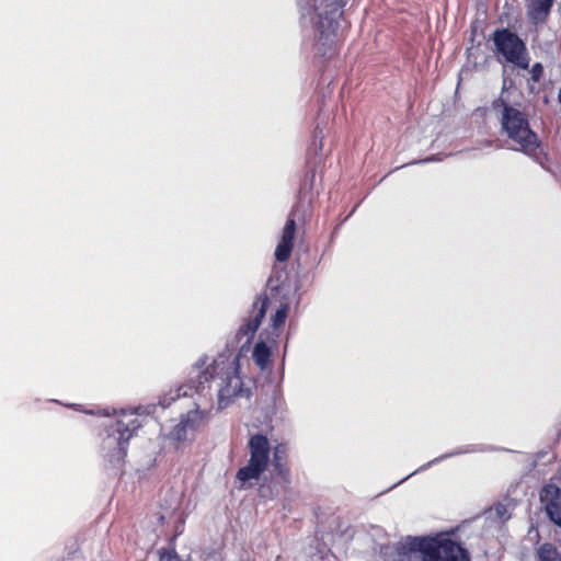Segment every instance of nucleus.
<instances>
[{
  "instance_id": "f257e3e1",
  "label": "nucleus",
  "mask_w": 561,
  "mask_h": 561,
  "mask_svg": "<svg viewBox=\"0 0 561 561\" xmlns=\"http://www.w3.org/2000/svg\"><path fill=\"white\" fill-rule=\"evenodd\" d=\"M239 368V357L236 355L220 354L208 365L205 358H199L192 367L187 381L171 389L158 401V405L165 409L182 397L193 399V408L182 413L176 424L163 431L164 440L176 450L183 449L194 442L213 411L226 409L236 399L250 398L251 390L244 386Z\"/></svg>"
},
{
  "instance_id": "f03ea898",
  "label": "nucleus",
  "mask_w": 561,
  "mask_h": 561,
  "mask_svg": "<svg viewBox=\"0 0 561 561\" xmlns=\"http://www.w3.org/2000/svg\"><path fill=\"white\" fill-rule=\"evenodd\" d=\"M156 409V404H147L139 405L135 409H122L119 411L104 408L84 410L83 412L90 415L114 416V421H111L105 426L101 442V454L111 465L118 466L124 461L127 455L129 439L141 426L137 416L153 414Z\"/></svg>"
},
{
  "instance_id": "7ed1b4c3",
  "label": "nucleus",
  "mask_w": 561,
  "mask_h": 561,
  "mask_svg": "<svg viewBox=\"0 0 561 561\" xmlns=\"http://www.w3.org/2000/svg\"><path fill=\"white\" fill-rule=\"evenodd\" d=\"M385 561H470L467 551L448 536L408 538L381 547Z\"/></svg>"
},
{
  "instance_id": "20e7f679",
  "label": "nucleus",
  "mask_w": 561,
  "mask_h": 561,
  "mask_svg": "<svg viewBox=\"0 0 561 561\" xmlns=\"http://www.w3.org/2000/svg\"><path fill=\"white\" fill-rule=\"evenodd\" d=\"M494 108L500 110L501 131L513 144L512 149L520 151L535 162L545 167L546 154L540 151L541 141L531 129L528 115L518 106L499 99L493 103Z\"/></svg>"
},
{
  "instance_id": "39448f33",
  "label": "nucleus",
  "mask_w": 561,
  "mask_h": 561,
  "mask_svg": "<svg viewBox=\"0 0 561 561\" xmlns=\"http://www.w3.org/2000/svg\"><path fill=\"white\" fill-rule=\"evenodd\" d=\"M250 458L248 463L241 467L236 474L240 488L252 486L267 469L271 462L272 447L268 438L263 434H254L248 442Z\"/></svg>"
},
{
  "instance_id": "423d86ee",
  "label": "nucleus",
  "mask_w": 561,
  "mask_h": 561,
  "mask_svg": "<svg viewBox=\"0 0 561 561\" xmlns=\"http://www.w3.org/2000/svg\"><path fill=\"white\" fill-rule=\"evenodd\" d=\"M493 43L495 51L501 55L506 62L513 64L520 69L529 67V56L525 43L512 31L507 28L496 30L493 33Z\"/></svg>"
},
{
  "instance_id": "0eeeda50",
  "label": "nucleus",
  "mask_w": 561,
  "mask_h": 561,
  "mask_svg": "<svg viewBox=\"0 0 561 561\" xmlns=\"http://www.w3.org/2000/svg\"><path fill=\"white\" fill-rule=\"evenodd\" d=\"M268 307V298L266 296H257L252 304V309L249 313V317L244 319L243 323L240 325L237 332V340L241 342L244 340V344H249L253 337L255 332L263 318L265 317L266 309Z\"/></svg>"
},
{
  "instance_id": "6e6552de",
  "label": "nucleus",
  "mask_w": 561,
  "mask_h": 561,
  "mask_svg": "<svg viewBox=\"0 0 561 561\" xmlns=\"http://www.w3.org/2000/svg\"><path fill=\"white\" fill-rule=\"evenodd\" d=\"M540 500L551 522L561 527V490L553 484H548L542 488Z\"/></svg>"
},
{
  "instance_id": "1a4fd4ad",
  "label": "nucleus",
  "mask_w": 561,
  "mask_h": 561,
  "mask_svg": "<svg viewBox=\"0 0 561 561\" xmlns=\"http://www.w3.org/2000/svg\"><path fill=\"white\" fill-rule=\"evenodd\" d=\"M296 236L295 219L288 218L279 237L278 243L275 249V259L278 262H286L293 251L294 240Z\"/></svg>"
},
{
  "instance_id": "9d476101",
  "label": "nucleus",
  "mask_w": 561,
  "mask_h": 561,
  "mask_svg": "<svg viewBox=\"0 0 561 561\" xmlns=\"http://www.w3.org/2000/svg\"><path fill=\"white\" fill-rule=\"evenodd\" d=\"M554 0H525L528 19L534 24L545 23L550 14Z\"/></svg>"
},
{
  "instance_id": "9b49d317",
  "label": "nucleus",
  "mask_w": 561,
  "mask_h": 561,
  "mask_svg": "<svg viewBox=\"0 0 561 561\" xmlns=\"http://www.w3.org/2000/svg\"><path fill=\"white\" fill-rule=\"evenodd\" d=\"M485 449L482 448V447H479V446H472L470 448H467V449H462V448H458V449H455L454 451L451 453H447V454H444L437 458H434L433 460L428 461L427 463H424L423 466H421L419 469H416L414 472H412L411 474H409L408 477L403 478L399 483L405 481L407 479H409L411 476L415 474V473H419V472H422V471H425L427 470L428 468H431L433 465L435 463H438L440 462L442 460L444 459H447V458H450V457H454V456H457V455H461V454H467V453H481V451H484Z\"/></svg>"
},
{
  "instance_id": "f8f14e48",
  "label": "nucleus",
  "mask_w": 561,
  "mask_h": 561,
  "mask_svg": "<svg viewBox=\"0 0 561 561\" xmlns=\"http://www.w3.org/2000/svg\"><path fill=\"white\" fill-rule=\"evenodd\" d=\"M271 348L264 341L257 342L252 351V359L260 367V369L264 370L271 365Z\"/></svg>"
},
{
  "instance_id": "ddd939ff",
  "label": "nucleus",
  "mask_w": 561,
  "mask_h": 561,
  "mask_svg": "<svg viewBox=\"0 0 561 561\" xmlns=\"http://www.w3.org/2000/svg\"><path fill=\"white\" fill-rule=\"evenodd\" d=\"M539 561H561V554L552 543H543L537 550Z\"/></svg>"
},
{
  "instance_id": "4468645a",
  "label": "nucleus",
  "mask_w": 561,
  "mask_h": 561,
  "mask_svg": "<svg viewBox=\"0 0 561 561\" xmlns=\"http://www.w3.org/2000/svg\"><path fill=\"white\" fill-rule=\"evenodd\" d=\"M286 447L282 444L273 448V458L271 459L275 471L278 474L285 472Z\"/></svg>"
},
{
  "instance_id": "2eb2a0df",
  "label": "nucleus",
  "mask_w": 561,
  "mask_h": 561,
  "mask_svg": "<svg viewBox=\"0 0 561 561\" xmlns=\"http://www.w3.org/2000/svg\"><path fill=\"white\" fill-rule=\"evenodd\" d=\"M287 311H288V307L287 305H282L275 312V314L273 316V327L274 328H279L280 325L284 324L286 318H287Z\"/></svg>"
},
{
  "instance_id": "dca6fc26",
  "label": "nucleus",
  "mask_w": 561,
  "mask_h": 561,
  "mask_svg": "<svg viewBox=\"0 0 561 561\" xmlns=\"http://www.w3.org/2000/svg\"><path fill=\"white\" fill-rule=\"evenodd\" d=\"M543 68L541 64L537 62L530 69L531 79L535 82H538L542 76Z\"/></svg>"
},
{
  "instance_id": "f3484780",
  "label": "nucleus",
  "mask_w": 561,
  "mask_h": 561,
  "mask_svg": "<svg viewBox=\"0 0 561 561\" xmlns=\"http://www.w3.org/2000/svg\"><path fill=\"white\" fill-rule=\"evenodd\" d=\"M322 137H323L322 129H319V127H317L314 130V134H313V138H314L313 146H314L316 150L322 149Z\"/></svg>"
},
{
  "instance_id": "a211bd4d",
  "label": "nucleus",
  "mask_w": 561,
  "mask_h": 561,
  "mask_svg": "<svg viewBox=\"0 0 561 561\" xmlns=\"http://www.w3.org/2000/svg\"><path fill=\"white\" fill-rule=\"evenodd\" d=\"M495 512L499 517H503L506 513V507L502 504L495 506Z\"/></svg>"
},
{
  "instance_id": "6ab92c4d",
  "label": "nucleus",
  "mask_w": 561,
  "mask_h": 561,
  "mask_svg": "<svg viewBox=\"0 0 561 561\" xmlns=\"http://www.w3.org/2000/svg\"><path fill=\"white\" fill-rule=\"evenodd\" d=\"M161 561H180L175 554H167L161 558Z\"/></svg>"
},
{
  "instance_id": "aec40b11",
  "label": "nucleus",
  "mask_w": 561,
  "mask_h": 561,
  "mask_svg": "<svg viewBox=\"0 0 561 561\" xmlns=\"http://www.w3.org/2000/svg\"><path fill=\"white\" fill-rule=\"evenodd\" d=\"M310 7H313V0H309Z\"/></svg>"
}]
</instances>
